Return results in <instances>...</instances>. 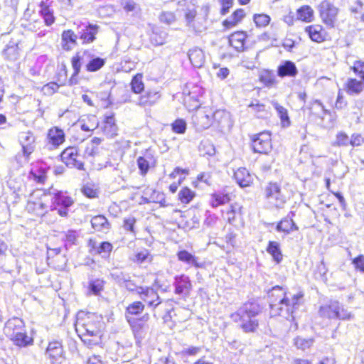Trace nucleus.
<instances>
[{
	"label": "nucleus",
	"instance_id": "obj_17",
	"mask_svg": "<svg viewBox=\"0 0 364 364\" xmlns=\"http://www.w3.org/2000/svg\"><path fill=\"white\" fill-rule=\"evenodd\" d=\"M18 141L26 153H33L35 150L36 136L30 131L22 132L18 134Z\"/></svg>",
	"mask_w": 364,
	"mask_h": 364
},
{
	"label": "nucleus",
	"instance_id": "obj_46",
	"mask_svg": "<svg viewBox=\"0 0 364 364\" xmlns=\"http://www.w3.org/2000/svg\"><path fill=\"white\" fill-rule=\"evenodd\" d=\"M198 123L200 125L201 128L207 129L211 124V117L209 114L204 112H198L196 114Z\"/></svg>",
	"mask_w": 364,
	"mask_h": 364
},
{
	"label": "nucleus",
	"instance_id": "obj_15",
	"mask_svg": "<svg viewBox=\"0 0 364 364\" xmlns=\"http://www.w3.org/2000/svg\"><path fill=\"white\" fill-rule=\"evenodd\" d=\"M98 26L89 23H82L77 27V35L82 43H89L95 39Z\"/></svg>",
	"mask_w": 364,
	"mask_h": 364
},
{
	"label": "nucleus",
	"instance_id": "obj_28",
	"mask_svg": "<svg viewBox=\"0 0 364 364\" xmlns=\"http://www.w3.org/2000/svg\"><path fill=\"white\" fill-rule=\"evenodd\" d=\"M305 31L313 41L320 43L324 41L323 28L320 25L309 26L306 27Z\"/></svg>",
	"mask_w": 364,
	"mask_h": 364
},
{
	"label": "nucleus",
	"instance_id": "obj_59",
	"mask_svg": "<svg viewBox=\"0 0 364 364\" xmlns=\"http://www.w3.org/2000/svg\"><path fill=\"white\" fill-rule=\"evenodd\" d=\"M364 144V136L359 133H354L351 135L350 145L352 146H360Z\"/></svg>",
	"mask_w": 364,
	"mask_h": 364
},
{
	"label": "nucleus",
	"instance_id": "obj_62",
	"mask_svg": "<svg viewBox=\"0 0 364 364\" xmlns=\"http://www.w3.org/2000/svg\"><path fill=\"white\" fill-rule=\"evenodd\" d=\"M233 1L234 0H220L221 4L220 14L222 15H225L229 12L230 9L233 5Z\"/></svg>",
	"mask_w": 364,
	"mask_h": 364
},
{
	"label": "nucleus",
	"instance_id": "obj_63",
	"mask_svg": "<svg viewBox=\"0 0 364 364\" xmlns=\"http://www.w3.org/2000/svg\"><path fill=\"white\" fill-rule=\"evenodd\" d=\"M100 152L99 146H95L90 142L87 144L85 150V154L88 156H94Z\"/></svg>",
	"mask_w": 364,
	"mask_h": 364
},
{
	"label": "nucleus",
	"instance_id": "obj_51",
	"mask_svg": "<svg viewBox=\"0 0 364 364\" xmlns=\"http://www.w3.org/2000/svg\"><path fill=\"white\" fill-rule=\"evenodd\" d=\"M174 316L177 317L176 320L178 322H183L188 319L191 316V312L188 309L185 308L178 309L176 311H173Z\"/></svg>",
	"mask_w": 364,
	"mask_h": 364
},
{
	"label": "nucleus",
	"instance_id": "obj_33",
	"mask_svg": "<svg viewBox=\"0 0 364 364\" xmlns=\"http://www.w3.org/2000/svg\"><path fill=\"white\" fill-rule=\"evenodd\" d=\"M230 200V196L226 192H217L211 195L210 205L213 208L224 205Z\"/></svg>",
	"mask_w": 364,
	"mask_h": 364
},
{
	"label": "nucleus",
	"instance_id": "obj_45",
	"mask_svg": "<svg viewBox=\"0 0 364 364\" xmlns=\"http://www.w3.org/2000/svg\"><path fill=\"white\" fill-rule=\"evenodd\" d=\"M314 343V340L312 338H304L301 337H297L294 340V345L299 349L302 350H305L309 348Z\"/></svg>",
	"mask_w": 364,
	"mask_h": 364
},
{
	"label": "nucleus",
	"instance_id": "obj_31",
	"mask_svg": "<svg viewBox=\"0 0 364 364\" xmlns=\"http://www.w3.org/2000/svg\"><path fill=\"white\" fill-rule=\"evenodd\" d=\"M245 13L242 9H237L233 14L223 21V26L227 28L235 26L245 17Z\"/></svg>",
	"mask_w": 364,
	"mask_h": 364
},
{
	"label": "nucleus",
	"instance_id": "obj_64",
	"mask_svg": "<svg viewBox=\"0 0 364 364\" xmlns=\"http://www.w3.org/2000/svg\"><path fill=\"white\" fill-rule=\"evenodd\" d=\"M353 264H354L356 269L364 273V256L363 255H359L357 257L354 258L353 260Z\"/></svg>",
	"mask_w": 364,
	"mask_h": 364
},
{
	"label": "nucleus",
	"instance_id": "obj_20",
	"mask_svg": "<svg viewBox=\"0 0 364 364\" xmlns=\"http://www.w3.org/2000/svg\"><path fill=\"white\" fill-rule=\"evenodd\" d=\"M160 98L159 91L156 90H149L139 97L138 105L143 107H151L155 105Z\"/></svg>",
	"mask_w": 364,
	"mask_h": 364
},
{
	"label": "nucleus",
	"instance_id": "obj_12",
	"mask_svg": "<svg viewBox=\"0 0 364 364\" xmlns=\"http://www.w3.org/2000/svg\"><path fill=\"white\" fill-rule=\"evenodd\" d=\"M61 160L67 166L75 167L78 169H82L83 164L80 161L79 154L76 147L70 146L65 149L60 155Z\"/></svg>",
	"mask_w": 364,
	"mask_h": 364
},
{
	"label": "nucleus",
	"instance_id": "obj_14",
	"mask_svg": "<svg viewBox=\"0 0 364 364\" xmlns=\"http://www.w3.org/2000/svg\"><path fill=\"white\" fill-rule=\"evenodd\" d=\"M52 200L55 205L59 207L58 208L55 207V210L58 211V214L63 217L67 216L68 208L73 203V199L66 193L60 191L54 195Z\"/></svg>",
	"mask_w": 364,
	"mask_h": 364
},
{
	"label": "nucleus",
	"instance_id": "obj_57",
	"mask_svg": "<svg viewBox=\"0 0 364 364\" xmlns=\"http://www.w3.org/2000/svg\"><path fill=\"white\" fill-rule=\"evenodd\" d=\"M136 222L134 216H128L124 219L123 227L124 230L135 233L134 225Z\"/></svg>",
	"mask_w": 364,
	"mask_h": 364
},
{
	"label": "nucleus",
	"instance_id": "obj_19",
	"mask_svg": "<svg viewBox=\"0 0 364 364\" xmlns=\"http://www.w3.org/2000/svg\"><path fill=\"white\" fill-rule=\"evenodd\" d=\"M298 74L295 63L291 60L282 62L277 68V75L280 77H294Z\"/></svg>",
	"mask_w": 364,
	"mask_h": 364
},
{
	"label": "nucleus",
	"instance_id": "obj_13",
	"mask_svg": "<svg viewBox=\"0 0 364 364\" xmlns=\"http://www.w3.org/2000/svg\"><path fill=\"white\" fill-rule=\"evenodd\" d=\"M174 292L183 297L190 295L192 289V284L189 277L185 274L176 276L173 282Z\"/></svg>",
	"mask_w": 364,
	"mask_h": 364
},
{
	"label": "nucleus",
	"instance_id": "obj_18",
	"mask_svg": "<svg viewBox=\"0 0 364 364\" xmlns=\"http://www.w3.org/2000/svg\"><path fill=\"white\" fill-rule=\"evenodd\" d=\"M24 328V323L23 320L18 317H14L9 319L4 328V332L7 337H14L16 333L23 331Z\"/></svg>",
	"mask_w": 364,
	"mask_h": 364
},
{
	"label": "nucleus",
	"instance_id": "obj_49",
	"mask_svg": "<svg viewBox=\"0 0 364 364\" xmlns=\"http://www.w3.org/2000/svg\"><path fill=\"white\" fill-rule=\"evenodd\" d=\"M32 153H26L25 150L21 149V152H18L16 156L15 160L18 164V166L23 167L29 162L30 156Z\"/></svg>",
	"mask_w": 364,
	"mask_h": 364
},
{
	"label": "nucleus",
	"instance_id": "obj_55",
	"mask_svg": "<svg viewBox=\"0 0 364 364\" xmlns=\"http://www.w3.org/2000/svg\"><path fill=\"white\" fill-rule=\"evenodd\" d=\"M104 282L101 279H95L90 282L89 289L94 294H98L103 288Z\"/></svg>",
	"mask_w": 364,
	"mask_h": 364
},
{
	"label": "nucleus",
	"instance_id": "obj_37",
	"mask_svg": "<svg viewBox=\"0 0 364 364\" xmlns=\"http://www.w3.org/2000/svg\"><path fill=\"white\" fill-rule=\"evenodd\" d=\"M276 229L279 232L289 233L293 230H297L298 227L291 218H286L277 224Z\"/></svg>",
	"mask_w": 364,
	"mask_h": 364
},
{
	"label": "nucleus",
	"instance_id": "obj_54",
	"mask_svg": "<svg viewBox=\"0 0 364 364\" xmlns=\"http://www.w3.org/2000/svg\"><path fill=\"white\" fill-rule=\"evenodd\" d=\"M350 70L364 80V62L360 60L355 61L353 65L350 67Z\"/></svg>",
	"mask_w": 364,
	"mask_h": 364
},
{
	"label": "nucleus",
	"instance_id": "obj_35",
	"mask_svg": "<svg viewBox=\"0 0 364 364\" xmlns=\"http://www.w3.org/2000/svg\"><path fill=\"white\" fill-rule=\"evenodd\" d=\"M4 56L9 60H16L18 56V44L10 41L3 51Z\"/></svg>",
	"mask_w": 364,
	"mask_h": 364
},
{
	"label": "nucleus",
	"instance_id": "obj_52",
	"mask_svg": "<svg viewBox=\"0 0 364 364\" xmlns=\"http://www.w3.org/2000/svg\"><path fill=\"white\" fill-rule=\"evenodd\" d=\"M24 27L32 32H37L43 27V22L41 19L28 21Z\"/></svg>",
	"mask_w": 364,
	"mask_h": 364
},
{
	"label": "nucleus",
	"instance_id": "obj_42",
	"mask_svg": "<svg viewBox=\"0 0 364 364\" xmlns=\"http://www.w3.org/2000/svg\"><path fill=\"white\" fill-rule=\"evenodd\" d=\"M153 259L152 255L146 249H142L134 255V261L139 263H150Z\"/></svg>",
	"mask_w": 364,
	"mask_h": 364
},
{
	"label": "nucleus",
	"instance_id": "obj_43",
	"mask_svg": "<svg viewBox=\"0 0 364 364\" xmlns=\"http://www.w3.org/2000/svg\"><path fill=\"white\" fill-rule=\"evenodd\" d=\"M144 309V304L139 301H134L126 308V314L129 315H138Z\"/></svg>",
	"mask_w": 364,
	"mask_h": 364
},
{
	"label": "nucleus",
	"instance_id": "obj_36",
	"mask_svg": "<svg viewBox=\"0 0 364 364\" xmlns=\"http://www.w3.org/2000/svg\"><path fill=\"white\" fill-rule=\"evenodd\" d=\"M9 338L12 340L16 346L21 347L27 346L33 342L32 338H29L26 335L24 329L18 333H16V334L14 335V337Z\"/></svg>",
	"mask_w": 364,
	"mask_h": 364
},
{
	"label": "nucleus",
	"instance_id": "obj_39",
	"mask_svg": "<svg viewBox=\"0 0 364 364\" xmlns=\"http://www.w3.org/2000/svg\"><path fill=\"white\" fill-rule=\"evenodd\" d=\"M314 18V10L309 6H303L297 10V19L311 22Z\"/></svg>",
	"mask_w": 364,
	"mask_h": 364
},
{
	"label": "nucleus",
	"instance_id": "obj_22",
	"mask_svg": "<svg viewBox=\"0 0 364 364\" xmlns=\"http://www.w3.org/2000/svg\"><path fill=\"white\" fill-rule=\"evenodd\" d=\"M102 129L103 133L109 138L117 135L118 127L113 114L105 116Z\"/></svg>",
	"mask_w": 364,
	"mask_h": 364
},
{
	"label": "nucleus",
	"instance_id": "obj_5",
	"mask_svg": "<svg viewBox=\"0 0 364 364\" xmlns=\"http://www.w3.org/2000/svg\"><path fill=\"white\" fill-rule=\"evenodd\" d=\"M264 196L272 208H283L287 202V198L282 192L281 185L277 182L267 183L264 189Z\"/></svg>",
	"mask_w": 364,
	"mask_h": 364
},
{
	"label": "nucleus",
	"instance_id": "obj_47",
	"mask_svg": "<svg viewBox=\"0 0 364 364\" xmlns=\"http://www.w3.org/2000/svg\"><path fill=\"white\" fill-rule=\"evenodd\" d=\"M349 136L343 132H339L336 136L334 145L338 146H347L350 145Z\"/></svg>",
	"mask_w": 364,
	"mask_h": 364
},
{
	"label": "nucleus",
	"instance_id": "obj_40",
	"mask_svg": "<svg viewBox=\"0 0 364 364\" xmlns=\"http://www.w3.org/2000/svg\"><path fill=\"white\" fill-rule=\"evenodd\" d=\"M121 5L127 13L132 16H136L141 11L139 5L134 0H121Z\"/></svg>",
	"mask_w": 364,
	"mask_h": 364
},
{
	"label": "nucleus",
	"instance_id": "obj_30",
	"mask_svg": "<svg viewBox=\"0 0 364 364\" xmlns=\"http://www.w3.org/2000/svg\"><path fill=\"white\" fill-rule=\"evenodd\" d=\"M272 105L276 109L277 115L279 116L281 124L283 127H288L291 124V121L288 114L287 109L283 106L280 105L277 102L272 101Z\"/></svg>",
	"mask_w": 364,
	"mask_h": 364
},
{
	"label": "nucleus",
	"instance_id": "obj_23",
	"mask_svg": "<svg viewBox=\"0 0 364 364\" xmlns=\"http://www.w3.org/2000/svg\"><path fill=\"white\" fill-rule=\"evenodd\" d=\"M235 178L240 187L249 186L252 183V177L245 168H238L235 172Z\"/></svg>",
	"mask_w": 364,
	"mask_h": 364
},
{
	"label": "nucleus",
	"instance_id": "obj_21",
	"mask_svg": "<svg viewBox=\"0 0 364 364\" xmlns=\"http://www.w3.org/2000/svg\"><path fill=\"white\" fill-rule=\"evenodd\" d=\"M48 0L42 1L40 4L39 14L43 19V22L46 26H51L55 20L54 16L53 9L50 8V6L48 3Z\"/></svg>",
	"mask_w": 364,
	"mask_h": 364
},
{
	"label": "nucleus",
	"instance_id": "obj_25",
	"mask_svg": "<svg viewBox=\"0 0 364 364\" xmlns=\"http://www.w3.org/2000/svg\"><path fill=\"white\" fill-rule=\"evenodd\" d=\"M246 35L242 31L235 32L229 36V44L237 51L243 50Z\"/></svg>",
	"mask_w": 364,
	"mask_h": 364
},
{
	"label": "nucleus",
	"instance_id": "obj_44",
	"mask_svg": "<svg viewBox=\"0 0 364 364\" xmlns=\"http://www.w3.org/2000/svg\"><path fill=\"white\" fill-rule=\"evenodd\" d=\"M195 196V193L187 187L183 188L178 193V198L183 203H188Z\"/></svg>",
	"mask_w": 364,
	"mask_h": 364
},
{
	"label": "nucleus",
	"instance_id": "obj_4",
	"mask_svg": "<svg viewBox=\"0 0 364 364\" xmlns=\"http://www.w3.org/2000/svg\"><path fill=\"white\" fill-rule=\"evenodd\" d=\"M73 69L76 73L80 72L82 65H85L87 71L96 72L102 68L105 64V59L95 56L90 50L78 52L71 60Z\"/></svg>",
	"mask_w": 364,
	"mask_h": 364
},
{
	"label": "nucleus",
	"instance_id": "obj_41",
	"mask_svg": "<svg viewBox=\"0 0 364 364\" xmlns=\"http://www.w3.org/2000/svg\"><path fill=\"white\" fill-rule=\"evenodd\" d=\"M143 76L141 74H136L133 77L130 86L132 91L135 94H139L144 90V85L142 81Z\"/></svg>",
	"mask_w": 364,
	"mask_h": 364
},
{
	"label": "nucleus",
	"instance_id": "obj_24",
	"mask_svg": "<svg viewBox=\"0 0 364 364\" xmlns=\"http://www.w3.org/2000/svg\"><path fill=\"white\" fill-rule=\"evenodd\" d=\"M78 37L72 30L65 31L62 33V47L65 50H70L77 44L76 40Z\"/></svg>",
	"mask_w": 364,
	"mask_h": 364
},
{
	"label": "nucleus",
	"instance_id": "obj_10",
	"mask_svg": "<svg viewBox=\"0 0 364 364\" xmlns=\"http://www.w3.org/2000/svg\"><path fill=\"white\" fill-rule=\"evenodd\" d=\"M254 152L267 154L272 150V139L269 132H260L252 138Z\"/></svg>",
	"mask_w": 364,
	"mask_h": 364
},
{
	"label": "nucleus",
	"instance_id": "obj_29",
	"mask_svg": "<svg viewBox=\"0 0 364 364\" xmlns=\"http://www.w3.org/2000/svg\"><path fill=\"white\" fill-rule=\"evenodd\" d=\"M92 228L97 231L107 232L110 228V224L107 219L102 215H96L91 220Z\"/></svg>",
	"mask_w": 364,
	"mask_h": 364
},
{
	"label": "nucleus",
	"instance_id": "obj_53",
	"mask_svg": "<svg viewBox=\"0 0 364 364\" xmlns=\"http://www.w3.org/2000/svg\"><path fill=\"white\" fill-rule=\"evenodd\" d=\"M112 278L119 284L121 287L126 282L127 278L129 277L127 274H124L122 271L115 270L111 273Z\"/></svg>",
	"mask_w": 364,
	"mask_h": 364
},
{
	"label": "nucleus",
	"instance_id": "obj_58",
	"mask_svg": "<svg viewBox=\"0 0 364 364\" xmlns=\"http://www.w3.org/2000/svg\"><path fill=\"white\" fill-rule=\"evenodd\" d=\"M65 236V247L67 248L68 245H74L76 239L77 235L75 230H70L68 232L64 233Z\"/></svg>",
	"mask_w": 364,
	"mask_h": 364
},
{
	"label": "nucleus",
	"instance_id": "obj_50",
	"mask_svg": "<svg viewBox=\"0 0 364 364\" xmlns=\"http://www.w3.org/2000/svg\"><path fill=\"white\" fill-rule=\"evenodd\" d=\"M254 21L257 26L264 27L267 26L270 21V17L264 14H255L254 16Z\"/></svg>",
	"mask_w": 364,
	"mask_h": 364
},
{
	"label": "nucleus",
	"instance_id": "obj_48",
	"mask_svg": "<svg viewBox=\"0 0 364 364\" xmlns=\"http://www.w3.org/2000/svg\"><path fill=\"white\" fill-rule=\"evenodd\" d=\"M172 130L176 134H184L186 130L187 124L184 119H177L172 124Z\"/></svg>",
	"mask_w": 364,
	"mask_h": 364
},
{
	"label": "nucleus",
	"instance_id": "obj_3",
	"mask_svg": "<svg viewBox=\"0 0 364 364\" xmlns=\"http://www.w3.org/2000/svg\"><path fill=\"white\" fill-rule=\"evenodd\" d=\"M260 312L261 307L257 303L247 302L232 314L230 318L234 322L240 323L243 332L255 333L259 326L256 317Z\"/></svg>",
	"mask_w": 364,
	"mask_h": 364
},
{
	"label": "nucleus",
	"instance_id": "obj_56",
	"mask_svg": "<svg viewBox=\"0 0 364 364\" xmlns=\"http://www.w3.org/2000/svg\"><path fill=\"white\" fill-rule=\"evenodd\" d=\"M260 80L267 86H272L275 83V76L271 72H265L260 75Z\"/></svg>",
	"mask_w": 364,
	"mask_h": 364
},
{
	"label": "nucleus",
	"instance_id": "obj_11",
	"mask_svg": "<svg viewBox=\"0 0 364 364\" xmlns=\"http://www.w3.org/2000/svg\"><path fill=\"white\" fill-rule=\"evenodd\" d=\"M46 355L51 364H61L65 359V351L62 342L60 341L49 342L46 350Z\"/></svg>",
	"mask_w": 364,
	"mask_h": 364
},
{
	"label": "nucleus",
	"instance_id": "obj_27",
	"mask_svg": "<svg viewBox=\"0 0 364 364\" xmlns=\"http://www.w3.org/2000/svg\"><path fill=\"white\" fill-rule=\"evenodd\" d=\"M188 58L191 64L196 68L202 67L205 63L203 51L198 48L189 50Z\"/></svg>",
	"mask_w": 364,
	"mask_h": 364
},
{
	"label": "nucleus",
	"instance_id": "obj_9",
	"mask_svg": "<svg viewBox=\"0 0 364 364\" xmlns=\"http://www.w3.org/2000/svg\"><path fill=\"white\" fill-rule=\"evenodd\" d=\"M318 11L323 23L328 27H333L337 20L338 9L326 0L319 4Z\"/></svg>",
	"mask_w": 364,
	"mask_h": 364
},
{
	"label": "nucleus",
	"instance_id": "obj_1",
	"mask_svg": "<svg viewBox=\"0 0 364 364\" xmlns=\"http://www.w3.org/2000/svg\"><path fill=\"white\" fill-rule=\"evenodd\" d=\"M275 291H279L278 299L272 300L270 303V315L272 316H281L288 321L294 320V314L300 306L299 300L303 294L298 293L293 295L291 299L279 286L274 287L269 291V296H273Z\"/></svg>",
	"mask_w": 364,
	"mask_h": 364
},
{
	"label": "nucleus",
	"instance_id": "obj_16",
	"mask_svg": "<svg viewBox=\"0 0 364 364\" xmlns=\"http://www.w3.org/2000/svg\"><path fill=\"white\" fill-rule=\"evenodd\" d=\"M136 162L140 174L145 176L150 168L156 166V159L151 151L146 150L143 156H141L137 159Z\"/></svg>",
	"mask_w": 364,
	"mask_h": 364
},
{
	"label": "nucleus",
	"instance_id": "obj_34",
	"mask_svg": "<svg viewBox=\"0 0 364 364\" xmlns=\"http://www.w3.org/2000/svg\"><path fill=\"white\" fill-rule=\"evenodd\" d=\"M178 260L196 267H200L202 264L198 262V258L186 250H181L177 253Z\"/></svg>",
	"mask_w": 364,
	"mask_h": 364
},
{
	"label": "nucleus",
	"instance_id": "obj_6",
	"mask_svg": "<svg viewBox=\"0 0 364 364\" xmlns=\"http://www.w3.org/2000/svg\"><path fill=\"white\" fill-rule=\"evenodd\" d=\"M139 296L140 299L145 302L149 307L152 308L154 310L158 307H163L164 310L169 314V316L172 318L171 314V310L168 309L171 306V304L168 301L163 302L159 297L158 293L152 287H143L139 289Z\"/></svg>",
	"mask_w": 364,
	"mask_h": 364
},
{
	"label": "nucleus",
	"instance_id": "obj_2",
	"mask_svg": "<svg viewBox=\"0 0 364 364\" xmlns=\"http://www.w3.org/2000/svg\"><path fill=\"white\" fill-rule=\"evenodd\" d=\"M102 326L99 317L94 314L79 312L75 324L76 332L88 347L99 343Z\"/></svg>",
	"mask_w": 364,
	"mask_h": 364
},
{
	"label": "nucleus",
	"instance_id": "obj_38",
	"mask_svg": "<svg viewBox=\"0 0 364 364\" xmlns=\"http://www.w3.org/2000/svg\"><path fill=\"white\" fill-rule=\"evenodd\" d=\"M347 92L349 95H358L363 89V84L361 81L354 78H349L346 83Z\"/></svg>",
	"mask_w": 364,
	"mask_h": 364
},
{
	"label": "nucleus",
	"instance_id": "obj_60",
	"mask_svg": "<svg viewBox=\"0 0 364 364\" xmlns=\"http://www.w3.org/2000/svg\"><path fill=\"white\" fill-rule=\"evenodd\" d=\"M82 193L89 198H95L98 196V191L90 186H85L82 188Z\"/></svg>",
	"mask_w": 364,
	"mask_h": 364
},
{
	"label": "nucleus",
	"instance_id": "obj_7",
	"mask_svg": "<svg viewBox=\"0 0 364 364\" xmlns=\"http://www.w3.org/2000/svg\"><path fill=\"white\" fill-rule=\"evenodd\" d=\"M318 312L321 316L328 318L349 320L352 318L351 314L344 309L337 301H331L329 304L321 306Z\"/></svg>",
	"mask_w": 364,
	"mask_h": 364
},
{
	"label": "nucleus",
	"instance_id": "obj_32",
	"mask_svg": "<svg viewBox=\"0 0 364 364\" xmlns=\"http://www.w3.org/2000/svg\"><path fill=\"white\" fill-rule=\"evenodd\" d=\"M267 252L271 255L274 262L280 263L283 259V255L280 249V245L277 242L269 241L267 247Z\"/></svg>",
	"mask_w": 364,
	"mask_h": 364
},
{
	"label": "nucleus",
	"instance_id": "obj_26",
	"mask_svg": "<svg viewBox=\"0 0 364 364\" xmlns=\"http://www.w3.org/2000/svg\"><path fill=\"white\" fill-rule=\"evenodd\" d=\"M48 139L50 144L54 146H58L65 141V134L62 129L54 127L49 129Z\"/></svg>",
	"mask_w": 364,
	"mask_h": 364
},
{
	"label": "nucleus",
	"instance_id": "obj_8",
	"mask_svg": "<svg viewBox=\"0 0 364 364\" xmlns=\"http://www.w3.org/2000/svg\"><path fill=\"white\" fill-rule=\"evenodd\" d=\"M311 114L320 119L319 124L324 128L328 129L333 127L334 117L332 113L326 109L319 100H315L311 107Z\"/></svg>",
	"mask_w": 364,
	"mask_h": 364
},
{
	"label": "nucleus",
	"instance_id": "obj_61",
	"mask_svg": "<svg viewBox=\"0 0 364 364\" xmlns=\"http://www.w3.org/2000/svg\"><path fill=\"white\" fill-rule=\"evenodd\" d=\"M122 287L126 288L129 291H136V294H138L139 289L143 287L136 286V284L132 280L130 279L129 276L127 278L126 282L123 284Z\"/></svg>",
	"mask_w": 364,
	"mask_h": 364
}]
</instances>
